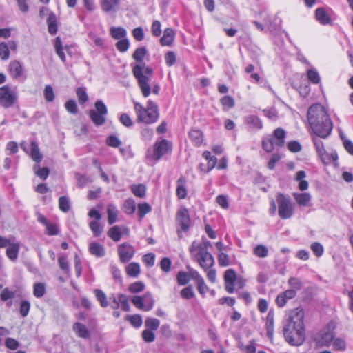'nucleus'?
Segmentation results:
<instances>
[{
    "label": "nucleus",
    "mask_w": 353,
    "mask_h": 353,
    "mask_svg": "<svg viewBox=\"0 0 353 353\" xmlns=\"http://www.w3.org/2000/svg\"><path fill=\"white\" fill-rule=\"evenodd\" d=\"M18 96L14 90L9 85L0 88V105L4 108L12 107L17 101Z\"/></svg>",
    "instance_id": "obj_7"
},
{
    "label": "nucleus",
    "mask_w": 353,
    "mask_h": 353,
    "mask_svg": "<svg viewBox=\"0 0 353 353\" xmlns=\"http://www.w3.org/2000/svg\"><path fill=\"white\" fill-rule=\"evenodd\" d=\"M333 346L334 350L343 351L345 350L346 348V343L345 340L341 338H337L334 340Z\"/></svg>",
    "instance_id": "obj_61"
},
{
    "label": "nucleus",
    "mask_w": 353,
    "mask_h": 353,
    "mask_svg": "<svg viewBox=\"0 0 353 353\" xmlns=\"http://www.w3.org/2000/svg\"><path fill=\"white\" fill-rule=\"evenodd\" d=\"M172 262L168 257H164L162 259L160 263L161 269L165 272H169L170 271Z\"/></svg>",
    "instance_id": "obj_63"
},
{
    "label": "nucleus",
    "mask_w": 353,
    "mask_h": 353,
    "mask_svg": "<svg viewBox=\"0 0 353 353\" xmlns=\"http://www.w3.org/2000/svg\"><path fill=\"white\" fill-rule=\"evenodd\" d=\"M306 177V173L303 170H300L296 172L294 179L299 182V189L301 191H305L308 189L309 183L304 179Z\"/></svg>",
    "instance_id": "obj_21"
},
{
    "label": "nucleus",
    "mask_w": 353,
    "mask_h": 353,
    "mask_svg": "<svg viewBox=\"0 0 353 353\" xmlns=\"http://www.w3.org/2000/svg\"><path fill=\"white\" fill-rule=\"evenodd\" d=\"M294 200L299 206L310 207L311 206L312 196L308 192H294L292 194Z\"/></svg>",
    "instance_id": "obj_14"
},
{
    "label": "nucleus",
    "mask_w": 353,
    "mask_h": 353,
    "mask_svg": "<svg viewBox=\"0 0 353 353\" xmlns=\"http://www.w3.org/2000/svg\"><path fill=\"white\" fill-rule=\"evenodd\" d=\"M108 235L114 241H119L121 239L122 233L119 226L115 225L112 227L108 232Z\"/></svg>",
    "instance_id": "obj_33"
},
{
    "label": "nucleus",
    "mask_w": 353,
    "mask_h": 353,
    "mask_svg": "<svg viewBox=\"0 0 353 353\" xmlns=\"http://www.w3.org/2000/svg\"><path fill=\"white\" fill-rule=\"evenodd\" d=\"M237 275L233 269H228L224 273V281L225 290L232 294L234 291V283Z\"/></svg>",
    "instance_id": "obj_11"
},
{
    "label": "nucleus",
    "mask_w": 353,
    "mask_h": 353,
    "mask_svg": "<svg viewBox=\"0 0 353 353\" xmlns=\"http://www.w3.org/2000/svg\"><path fill=\"white\" fill-rule=\"evenodd\" d=\"M135 250L129 243H123L118 248V254L121 263H125L130 261L134 255Z\"/></svg>",
    "instance_id": "obj_9"
},
{
    "label": "nucleus",
    "mask_w": 353,
    "mask_h": 353,
    "mask_svg": "<svg viewBox=\"0 0 353 353\" xmlns=\"http://www.w3.org/2000/svg\"><path fill=\"white\" fill-rule=\"evenodd\" d=\"M315 17L322 25L331 23V18L324 8H318L315 10Z\"/></svg>",
    "instance_id": "obj_17"
},
{
    "label": "nucleus",
    "mask_w": 353,
    "mask_h": 353,
    "mask_svg": "<svg viewBox=\"0 0 353 353\" xmlns=\"http://www.w3.org/2000/svg\"><path fill=\"white\" fill-rule=\"evenodd\" d=\"M307 120L313 132L319 137L325 139L331 134L332 123L321 104H313L309 108Z\"/></svg>",
    "instance_id": "obj_2"
},
{
    "label": "nucleus",
    "mask_w": 353,
    "mask_h": 353,
    "mask_svg": "<svg viewBox=\"0 0 353 353\" xmlns=\"http://www.w3.org/2000/svg\"><path fill=\"white\" fill-rule=\"evenodd\" d=\"M129 46L130 43L128 39L125 38L119 39V41L116 44L117 49L121 52L127 51Z\"/></svg>",
    "instance_id": "obj_51"
},
{
    "label": "nucleus",
    "mask_w": 353,
    "mask_h": 353,
    "mask_svg": "<svg viewBox=\"0 0 353 353\" xmlns=\"http://www.w3.org/2000/svg\"><path fill=\"white\" fill-rule=\"evenodd\" d=\"M111 36L116 39H121L125 37L126 30L122 27H112L110 30Z\"/></svg>",
    "instance_id": "obj_31"
},
{
    "label": "nucleus",
    "mask_w": 353,
    "mask_h": 353,
    "mask_svg": "<svg viewBox=\"0 0 353 353\" xmlns=\"http://www.w3.org/2000/svg\"><path fill=\"white\" fill-rule=\"evenodd\" d=\"M90 252L97 257H102L105 255V251L102 245L97 242H92L89 245Z\"/></svg>",
    "instance_id": "obj_22"
},
{
    "label": "nucleus",
    "mask_w": 353,
    "mask_h": 353,
    "mask_svg": "<svg viewBox=\"0 0 353 353\" xmlns=\"http://www.w3.org/2000/svg\"><path fill=\"white\" fill-rule=\"evenodd\" d=\"M121 0H102L101 2V9L105 12L115 10L119 6Z\"/></svg>",
    "instance_id": "obj_24"
},
{
    "label": "nucleus",
    "mask_w": 353,
    "mask_h": 353,
    "mask_svg": "<svg viewBox=\"0 0 353 353\" xmlns=\"http://www.w3.org/2000/svg\"><path fill=\"white\" fill-rule=\"evenodd\" d=\"M275 145L273 138L269 137L263 139L262 141V147L267 152H271L274 150Z\"/></svg>",
    "instance_id": "obj_47"
},
{
    "label": "nucleus",
    "mask_w": 353,
    "mask_h": 353,
    "mask_svg": "<svg viewBox=\"0 0 353 353\" xmlns=\"http://www.w3.org/2000/svg\"><path fill=\"white\" fill-rule=\"evenodd\" d=\"M289 286L290 287V290H294V292L296 293L298 290H300L303 287L302 281L300 279L297 277H290L288 281Z\"/></svg>",
    "instance_id": "obj_35"
},
{
    "label": "nucleus",
    "mask_w": 353,
    "mask_h": 353,
    "mask_svg": "<svg viewBox=\"0 0 353 353\" xmlns=\"http://www.w3.org/2000/svg\"><path fill=\"white\" fill-rule=\"evenodd\" d=\"M30 303L28 301H22L20 305V314L23 317H26L30 311Z\"/></svg>",
    "instance_id": "obj_53"
},
{
    "label": "nucleus",
    "mask_w": 353,
    "mask_h": 353,
    "mask_svg": "<svg viewBox=\"0 0 353 353\" xmlns=\"http://www.w3.org/2000/svg\"><path fill=\"white\" fill-rule=\"evenodd\" d=\"M46 292V286L43 283H37L34 285L33 294L37 298L42 297Z\"/></svg>",
    "instance_id": "obj_41"
},
{
    "label": "nucleus",
    "mask_w": 353,
    "mask_h": 353,
    "mask_svg": "<svg viewBox=\"0 0 353 353\" xmlns=\"http://www.w3.org/2000/svg\"><path fill=\"white\" fill-rule=\"evenodd\" d=\"M30 156L32 159L37 163H40L43 159V156L39 152L38 144L34 141L31 142Z\"/></svg>",
    "instance_id": "obj_28"
},
{
    "label": "nucleus",
    "mask_w": 353,
    "mask_h": 353,
    "mask_svg": "<svg viewBox=\"0 0 353 353\" xmlns=\"http://www.w3.org/2000/svg\"><path fill=\"white\" fill-rule=\"evenodd\" d=\"M15 296V292L10 290L8 288L3 290L0 294V297L2 301H6L9 299H12Z\"/></svg>",
    "instance_id": "obj_60"
},
{
    "label": "nucleus",
    "mask_w": 353,
    "mask_h": 353,
    "mask_svg": "<svg viewBox=\"0 0 353 353\" xmlns=\"http://www.w3.org/2000/svg\"><path fill=\"white\" fill-rule=\"evenodd\" d=\"M307 78L313 83H319L321 81L320 76L316 70L310 69L307 71Z\"/></svg>",
    "instance_id": "obj_50"
},
{
    "label": "nucleus",
    "mask_w": 353,
    "mask_h": 353,
    "mask_svg": "<svg viewBox=\"0 0 353 353\" xmlns=\"http://www.w3.org/2000/svg\"><path fill=\"white\" fill-rule=\"evenodd\" d=\"M146 52L145 48H139L134 51L133 58L140 63L135 64L132 68L133 74L138 81L139 87L144 97H148L151 93L149 82L153 74L152 68L146 67L143 62Z\"/></svg>",
    "instance_id": "obj_3"
},
{
    "label": "nucleus",
    "mask_w": 353,
    "mask_h": 353,
    "mask_svg": "<svg viewBox=\"0 0 353 353\" xmlns=\"http://www.w3.org/2000/svg\"><path fill=\"white\" fill-rule=\"evenodd\" d=\"M159 325V321L154 318H148L145 321V327L152 330H157Z\"/></svg>",
    "instance_id": "obj_44"
},
{
    "label": "nucleus",
    "mask_w": 353,
    "mask_h": 353,
    "mask_svg": "<svg viewBox=\"0 0 353 353\" xmlns=\"http://www.w3.org/2000/svg\"><path fill=\"white\" fill-rule=\"evenodd\" d=\"M65 107L67 111L71 114H76L78 112L77 105L74 100L68 101L65 104Z\"/></svg>",
    "instance_id": "obj_58"
},
{
    "label": "nucleus",
    "mask_w": 353,
    "mask_h": 353,
    "mask_svg": "<svg viewBox=\"0 0 353 353\" xmlns=\"http://www.w3.org/2000/svg\"><path fill=\"white\" fill-rule=\"evenodd\" d=\"M119 303L121 304V308L125 312H128L130 309V306L128 303V298L125 294H120L119 296Z\"/></svg>",
    "instance_id": "obj_54"
},
{
    "label": "nucleus",
    "mask_w": 353,
    "mask_h": 353,
    "mask_svg": "<svg viewBox=\"0 0 353 353\" xmlns=\"http://www.w3.org/2000/svg\"><path fill=\"white\" fill-rule=\"evenodd\" d=\"M9 72L14 79H18L23 74V67L18 61H12L9 65Z\"/></svg>",
    "instance_id": "obj_18"
},
{
    "label": "nucleus",
    "mask_w": 353,
    "mask_h": 353,
    "mask_svg": "<svg viewBox=\"0 0 353 353\" xmlns=\"http://www.w3.org/2000/svg\"><path fill=\"white\" fill-rule=\"evenodd\" d=\"M334 333L332 330L324 329L318 332L314 337V340L318 346H329L334 339Z\"/></svg>",
    "instance_id": "obj_8"
},
{
    "label": "nucleus",
    "mask_w": 353,
    "mask_h": 353,
    "mask_svg": "<svg viewBox=\"0 0 353 353\" xmlns=\"http://www.w3.org/2000/svg\"><path fill=\"white\" fill-rule=\"evenodd\" d=\"M136 203L132 199H127L123 204V210L125 213L132 214L135 212Z\"/></svg>",
    "instance_id": "obj_38"
},
{
    "label": "nucleus",
    "mask_w": 353,
    "mask_h": 353,
    "mask_svg": "<svg viewBox=\"0 0 353 353\" xmlns=\"http://www.w3.org/2000/svg\"><path fill=\"white\" fill-rule=\"evenodd\" d=\"M274 312L270 310L266 317V330L267 336L269 338H272L274 333Z\"/></svg>",
    "instance_id": "obj_25"
},
{
    "label": "nucleus",
    "mask_w": 353,
    "mask_h": 353,
    "mask_svg": "<svg viewBox=\"0 0 353 353\" xmlns=\"http://www.w3.org/2000/svg\"><path fill=\"white\" fill-rule=\"evenodd\" d=\"M313 142L319 155L321 157L323 161H325L327 154L324 148L323 141L319 139L314 137L313 139Z\"/></svg>",
    "instance_id": "obj_29"
},
{
    "label": "nucleus",
    "mask_w": 353,
    "mask_h": 353,
    "mask_svg": "<svg viewBox=\"0 0 353 353\" xmlns=\"http://www.w3.org/2000/svg\"><path fill=\"white\" fill-rule=\"evenodd\" d=\"M131 190L133 194L138 197L143 198L145 195L146 188L142 184L132 185Z\"/></svg>",
    "instance_id": "obj_42"
},
{
    "label": "nucleus",
    "mask_w": 353,
    "mask_h": 353,
    "mask_svg": "<svg viewBox=\"0 0 353 353\" xmlns=\"http://www.w3.org/2000/svg\"><path fill=\"white\" fill-rule=\"evenodd\" d=\"M90 228L96 236H100L102 233V228L98 221H91L90 223Z\"/></svg>",
    "instance_id": "obj_56"
},
{
    "label": "nucleus",
    "mask_w": 353,
    "mask_h": 353,
    "mask_svg": "<svg viewBox=\"0 0 353 353\" xmlns=\"http://www.w3.org/2000/svg\"><path fill=\"white\" fill-rule=\"evenodd\" d=\"M48 32L51 34H55L57 32V22L56 15L51 12L47 19Z\"/></svg>",
    "instance_id": "obj_26"
},
{
    "label": "nucleus",
    "mask_w": 353,
    "mask_h": 353,
    "mask_svg": "<svg viewBox=\"0 0 353 353\" xmlns=\"http://www.w3.org/2000/svg\"><path fill=\"white\" fill-rule=\"evenodd\" d=\"M171 149V145L169 141L163 139L159 142H157L154 146L153 158L158 161L162 156L168 152Z\"/></svg>",
    "instance_id": "obj_10"
},
{
    "label": "nucleus",
    "mask_w": 353,
    "mask_h": 353,
    "mask_svg": "<svg viewBox=\"0 0 353 353\" xmlns=\"http://www.w3.org/2000/svg\"><path fill=\"white\" fill-rule=\"evenodd\" d=\"M108 219L109 224L112 225L117 221V214L118 211L117 210V208L112 205L110 204L108 205Z\"/></svg>",
    "instance_id": "obj_34"
},
{
    "label": "nucleus",
    "mask_w": 353,
    "mask_h": 353,
    "mask_svg": "<svg viewBox=\"0 0 353 353\" xmlns=\"http://www.w3.org/2000/svg\"><path fill=\"white\" fill-rule=\"evenodd\" d=\"M176 222L183 231H188L190 227V219L186 208L180 209L176 214Z\"/></svg>",
    "instance_id": "obj_12"
},
{
    "label": "nucleus",
    "mask_w": 353,
    "mask_h": 353,
    "mask_svg": "<svg viewBox=\"0 0 353 353\" xmlns=\"http://www.w3.org/2000/svg\"><path fill=\"white\" fill-rule=\"evenodd\" d=\"M244 123L250 130H259L263 128L261 120L255 115H248L245 117Z\"/></svg>",
    "instance_id": "obj_13"
},
{
    "label": "nucleus",
    "mask_w": 353,
    "mask_h": 353,
    "mask_svg": "<svg viewBox=\"0 0 353 353\" xmlns=\"http://www.w3.org/2000/svg\"><path fill=\"white\" fill-rule=\"evenodd\" d=\"M273 138L275 145L282 147L285 143V132L281 128H277L273 132Z\"/></svg>",
    "instance_id": "obj_20"
},
{
    "label": "nucleus",
    "mask_w": 353,
    "mask_h": 353,
    "mask_svg": "<svg viewBox=\"0 0 353 353\" xmlns=\"http://www.w3.org/2000/svg\"><path fill=\"white\" fill-rule=\"evenodd\" d=\"M195 259L204 270L211 268L214 263V258L210 253H205L203 256H196Z\"/></svg>",
    "instance_id": "obj_16"
},
{
    "label": "nucleus",
    "mask_w": 353,
    "mask_h": 353,
    "mask_svg": "<svg viewBox=\"0 0 353 353\" xmlns=\"http://www.w3.org/2000/svg\"><path fill=\"white\" fill-rule=\"evenodd\" d=\"M254 254L260 258H264L267 256L268 250L265 245H259L254 248Z\"/></svg>",
    "instance_id": "obj_46"
},
{
    "label": "nucleus",
    "mask_w": 353,
    "mask_h": 353,
    "mask_svg": "<svg viewBox=\"0 0 353 353\" xmlns=\"http://www.w3.org/2000/svg\"><path fill=\"white\" fill-rule=\"evenodd\" d=\"M174 39V32L170 28H167L164 32L163 35L161 39V43L162 46H170L172 43Z\"/></svg>",
    "instance_id": "obj_23"
},
{
    "label": "nucleus",
    "mask_w": 353,
    "mask_h": 353,
    "mask_svg": "<svg viewBox=\"0 0 353 353\" xmlns=\"http://www.w3.org/2000/svg\"><path fill=\"white\" fill-rule=\"evenodd\" d=\"M142 337L143 339L147 343L153 342L155 339V335L154 332L149 329L145 330L142 332Z\"/></svg>",
    "instance_id": "obj_62"
},
{
    "label": "nucleus",
    "mask_w": 353,
    "mask_h": 353,
    "mask_svg": "<svg viewBox=\"0 0 353 353\" xmlns=\"http://www.w3.org/2000/svg\"><path fill=\"white\" fill-rule=\"evenodd\" d=\"M303 319V310L300 307L295 308L290 312L289 320L283 327L285 341L291 345H301L305 341Z\"/></svg>",
    "instance_id": "obj_1"
},
{
    "label": "nucleus",
    "mask_w": 353,
    "mask_h": 353,
    "mask_svg": "<svg viewBox=\"0 0 353 353\" xmlns=\"http://www.w3.org/2000/svg\"><path fill=\"white\" fill-rule=\"evenodd\" d=\"M0 57L3 60H7L10 57V51L6 45V42L0 43Z\"/></svg>",
    "instance_id": "obj_64"
},
{
    "label": "nucleus",
    "mask_w": 353,
    "mask_h": 353,
    "mask_svg": "<svg viewBox=\"0 0 353 353\" xmlns=\"http://www.w3.org/2000/svg\"><path fill=\"white\" fill-rule=\"evenodd\" d=\"M73 330L76 334L82 339H89L90 333L86 326L79 322H76L73 325Z\"/></svg>",
    "instance_id": "obj_19"
},
{
    "label": "nucleus",
    "mask_w": 353,
    "mask_h": 353,
    "mask_svg": "<svg viewBox=\"0 0 353 353\" xmlns=\"http://www.w3.org/2000/svg\"><path fill=\"white\" fill-rule=\"evenodd\" d=\"M185 179L183 177L179 178L177 181L176 194L179 199H184L187 195L186 188L183 185Z\"/></svg>",
    "instance_id": "obj_37"
},
{
    "label": "nucleus",
    "mask_w": 353,
    "mask_h": 353,
    "mask_svg": "<svg viewBox=\"0 0 353 353\" xmlns=\"http://www.w3.org/2000/svg\"><path fill=\"white\" fill-rule=\"evenodd\" d=\"M218 262L221 266L226 267L230 265V261L227 254L221 252L218 256Z\"/></svg>",
    "instance_id": "obj_59"
},
{
    "label": "nucleus",
    "mask_w": 353,
    "mask_h": 353,
    "mask_svg": "<svg viewBox=\"0 0 353 353\" xmlns=\"http://www.w3.org/2000/svg\"><path fill=\"white\" fill-rule=\"evenodd\" d=\"M144 299L146 304L145 305H144L143 310L145 311H150L154 306V301L150 293L145 294Z\"/></svg>",
    "instance_id": "obj_55"
},
{
    "label": "nucleus",
    "mask_w": 353,
    "mask_h": 353,
    "mask_svg": "<svg viewBox=\"0 0 353 353\" xmlns=\"http://www.w3.org/2000/svg\"><path fill=\"white\" fill-rule=\"evenodd\" d=\"M189 137L195 145L199 146L203 142V133L199 130H190Z\"/></svg>",
    "instance_id": "obj_30"
},
{
    "label": "nucleus",
    "mask_w": 353,
    "mask_h": 353,
    "mask_svg": "<svg viewBox=\"0 0 353 353\" xmlns=\"http://www.w3.org/2000/svg\"><path fill=\"white\" fill-rule=\"evenodd\" d=\"M19 250V244L12 243L6 250L7 256L12 261H15L17 259Z\"/></svg>",
    "instance_id": "obj_27"
},
{
    "label": "nucleus",
    "mask_w": 353,
    "mask_h": 353,
    "mask_svg": "<svg viewBox=\"0 0 353 353\" xmlns=\"http://www.w3.org/2000/svg\"><path fill=\"white\" fill-rule=\"evenodd\" d=\"M140 272V265L137 263H130L126 266V272L130 276L137 277Z\"/></svg>",
    "instance_id": "obj_32"
},
{
    "label": "nucleus",
    "mask_w": 353,
    "mask_h": 353,
    "mask_svg": "<svg viewBox=\"0 0 353 353\" xmlns=\"http://www.w3.org/2000/svg\"><path fill=\"white\" fill-rule=\"evenodd\" d=\"M59 209L63 212H67L70 208V201L68 197L62 196L59 199Z\"/></svg>",
    "instance_id": "obj_40"
},
{
    "label": "nucleus",
    "mask_w": 353,
    "mask_h": 353,
    "mask_svg": "<svg viewBox=\"0 0 353 353\" xmlns=\"http://www.w3.org/2000/svg\"><path fill=\"white\" fill-rule=\"evenodd\" d=\"M134 108L137 114L138 121L152 123L159 117L158 106L152 101H148L147 108H144L139 102L134 101Z\"/></svg>",
    "instance_id": "obj_4"
},
{
    "label": "nucleus",
    "mask_w": 353,
    "mask_h": 353,
    "mask_svg": "<svg viewBox=\"0 0 353 353\" xmlns=\"http://www.w3.org/2000/svg\"><path fill=\"white\" fill-rule=\"evenodd\" d=\"M94 110H90L89 111V116L95 125L101 126L106 121L108 108L101 100L97 101L94 103Z\"/></svg>",
    "instance_id": "obj_5"
},
{
    "label": "nucleus",
    "mask_w": 353,
    "mask_h": 353,
    "mask_svg": "<svg viewBox=\"0 0 353 353\" xmlns=\"http://www.w3.org/2000/svg\"><path fill=\"white\" fill-rule=\"evenodd\" d=\"M75 177L77 180L78 185L81 188L84 187L92 181L90 177L80 174H76Z\"/></svg>",
    "instance_id": "obj_57"
},
{
    "label": "nucleus",
    "mask_w": 353,
    "mask_h": 353,
    "mask_svg": "<svg viewBox=\"0 0 353 353\" xmlns=\"http://www.w3.org/2000/svg\"><path fill=\"white\" fill-rule=\"evenodd\" d=\"M296 295V293L294 292V290L288 289L276 296V303L279 307H283L285 305L288 300L294 298Z\"/></svg>",
    "instance_id": "obj_15"
},
{
    "label": "nucleus",
    "mask_w": 353,
    "mask_h": 353,
    "mask_svg": "<svg viewBox=\"0 0 353 353\" xmlns=\"http://www.w3.org/2000/svg\"><path fill=\"white\" fill-rule=\"evenodd\" d=\"M43 95L45 99L48 102H52L54 99V93L53 88L51 85H47L45 86Z\"/></svg>",
    "instance_id": "obj_45"
},
{
    "label": "nucleus",
    "mask_w": 353,
    "mask_h": 353,
    "mask_svg": "<svg viewBox=\"0 0 353 353\" xmlns=\"http://www.w3.org/2000/svg\"><path fill=\"white\" fill-rule=\"evenodd\" d=\"M145 288V284L142 281H137L130 285L128 290L131 293H138L142 292Z\"/></svg>",
    "instance_id": "obj_43"
},
{
    "label": "nucleus",
    "mask_w": 353,
    "mask_h": 353,
    "mask_svg": "<svg viewBox=\"0 0 353 353\" xmlns=\"http://www.w3.org/2000/svg\"><path fill=\"white\" fill-rule=\"evenodd\" d=\"M151 211L150 205L147 203H140L138 205V214L140 218H143L146 214Z\"/></svg>",
    "instance_id": "obj_48"
},
{
    "label": "nucleus",
    "mask_w": 353,
    "mask_h": 353,
    "mask_svg": "<svg viewBox=\"0 0 353 353\" xmlns=\"http://www.w3.org/2000/svg\"><path fill=\"white\" fill-rule=\"evenodd\" d=\"M276 201L279 216L283 219L290 218L294 214V205L291 199L283 194L279 193L276 195Z\"/></svg>",
    "instance_id": "obj_6"
},
{
    "label": "nucleus",
    "mask_w": 353,
    "mask_h": 353,
    "mask_svg": "<svg viewBox=\"0 0 353 353\" xmlns=\"http://www.w3.org/2000/svg\"><path fill=\"white\" fill-rule=\"evenodd\" d=\"M310 248L314 254L316 255L317 257L321 256L323 253V247L319 243L315 242L312 243Z\"/></svg>",
    "instance_id": "obj_49"
},
{
    "label": "nucleus",
    "mask_w": 353,
    "mask_h": 353,
    "mask_svg": "<svg viewBox=\"0 0 353 353\" xmlns=\"http://www.w3.org/2000/svg\"><path fill=\"white\" fill-rule=\"evenodd\" d=\"M94 294L97 299L100 302L101 307H108V301L107 300V296L102 290H101L99 289H96L94 290Z\"/></svg>",
    "instance_id": "obj_36"
},
{
    "label": "nucleus",
    "mask_w": 353,
    "mask_h": 353,
    "mask_svg": "<svg viewBox=\"0 0 353 353\" xmlns=\"http://www.w3.org/2000/svg\"><path fill=\"white\" fill-rule=\"evenodd\" d=\"M181 296L182 298L185 299H190L194 296V292L191 285H189L183 288L181 291Z\"/></svg>",
    "instance_id": "obj_52"
},
{
    "label": "nucleus",
    "mask_w": 353,
    "mask_h": 353,
    "mask_svg": "<svg viewBox=\"0 0 353 353\" xmlns=\"http://www.w3.org/2000/svg\"><path fill=\"white\" fill-rule=\"evenodd\" d=\"M126 320L130 321V323L135 327H139L141 326L143 321L142 317L139 314L128 315Z\"/></svg>",
    "instance_id": "obj_39"
}]
</instances>
